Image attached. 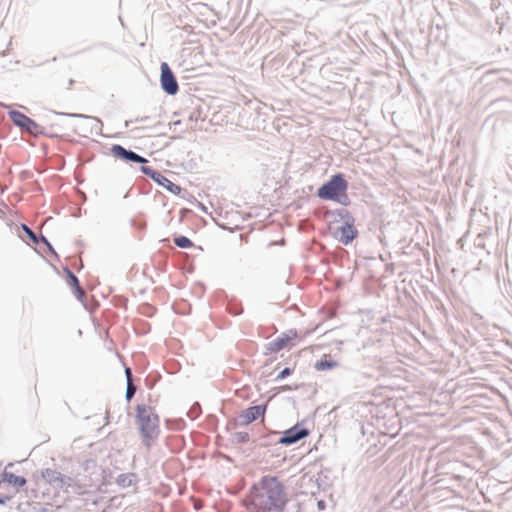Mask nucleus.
Returning <instances> with one entry per match:
<instances>
[{
    "label": "nucleus",
    "instance_id": "obj_1",
    "mask_svg": "<svg viewBox=\"0 0 512 512\" xmlns=\"http://www.w3.org/2000/svg\"><path fill=\"white\" fill-rule=\"evenodd\" d=\"M287 502L285 487L278 477L264 475L251 486L246 508L249 512H283Z\"/></svg>",
    "mask_w": 512,
    "mask_h": 512
},
{
    "label": "nucleus",
    "instance_id": "obj_2",
    "mask_svg": "<svg viewBox=\"0 0 512 512\" xmlns=\"http://www.w3.org/2000/svg\"><path fill=\"white\" fill-rule=\"evenodd\" d=\"M135 421L138 425L142 443L150 448L160 434V418L155 409L146 404L135 407Z\"/></svg>",
    "mask_w": 512,
    "mask_h": 512
},
{
    "label": "nucleus",
    "instance_id": "obj_3",
    "mask_svg": "<svg viewBox=\"0 0 512 512\" xmlns=\"http://www.w3.org/2000/svg\"><path fill=\"white\" fill-rule=\"evenodd\" d=\"M349 183L345 175L337 172L330 176L316 191V196L321 200L333 201L341 206L347 207L351 204V199L347 193Z\"/></svg>",
    "mask_w": 512,
    "mask_h": 512
},
{
    "label": "nucleus",
    "instance_id": "obj_4",
    "mask_svg": "<svg viewBox=\"0 0 512 512\" xmlns=\"http://www.w3.org/2000/svg\"><path fill=\"white\" fill-rule=\"evenodd\" d=\"M8 116L12 123L24 132H28L35 137L40 135L54 137V135L49 134L46 129L39 125L35 120L18 110L10 109L8 111Z\"/></svg>",
    "mask_w": 512,
    "mask_h": 512
},
{
    "label": "nucleus",
    "instance_id": "obj_5",
    "mask_svg": "<svg viewBox=\"0 0 512 512\" xmlns=\"http://www.w3.org/2000/svg\"><path fill=\"white\" fill-rule=\"evenodd\" d=\"M41 478L56 491L62 490L67 492L68 488L71 487L74 482L72 477L64 475L52 468L42 469Z\"/></svg>",
    "mask_w": 512,
    "mask_h": 512
},
{
    "label": "nucleus",
    "instance_id": "obj_6",
    "mask_svg": "<svg viewBox=\"0 0 512 512\" xmlns=\"http://www.w3.org/2000/svg\"><path fill=\"white\" fill-rule=\"evenodd\" d=\"M268 408V402L258 405L249 406L245 410H243L236 419H233L231 423H229L226 427L227 430L230 429V426H247L258 418L265 415Z\"/></svg>",
    "mask_w": 512,
    "mask_h": 512
},
{
    "label": "nucleus",
    "instance_id": "obj_7",
    "mask_svg": "<svg viewBox=\"0 0 512 512\" xmlns=\"http://www.w3.org/2000/svg\"><path fill=\"white\" fill-rule=\"evenodd\" d=\"M305 420L297 422L292 427L282 432L277 443L284 446H291L309 436L310 430L304 426Z\"/></svg>",
    "mask_w": 512,
    "mask_h": 512
},
{
    "label": "nucleus",
    "instance_id": "obj_8",
    "mask_svg": "<svg viewBox=\"0 0 512 512\" xmlns=\"http://www.w3.org/2000/svg\"><path fill=\"white\" fill-rule=\"evenodd\" d=\"M140 171L151 178L155 183L159 186L165 188L170 193L178 196L183 191V188L180 185L173 183L170 179H168L165 175H163L160 171L152 168L151 166L141 165Z\"/></svg>",
    "mask_w": 512,
    "mask_h": 512
},
{
    "label": "nucleus",
    "instance_id": "obj_9",
    "mask_svg": "<svg viewBox=\"0 0 512 512\" xmlns=\"http://www.w3.org/2000/svg\"><path fill=\"white\" fill-rule=\"evenodd\" d=\"M160 87L170 96H174L179 91L177 78L167 62L160 64Z\"/></svg>",
    "mask_w": 512,
    "mask_h": 512
},
{
    "label": "nucleus",
    "instance_id": "obj_10",
    "mask_svg": "<svg viewBox=\"0 0 512 512\" xmlns=\"http://www.w3.org/2000/svg\"><path fill=\"white\" fill-rule=\"evenodd\" d=\"M110 153L116 158L125 163H137L145 165L148 159L144 156L134 152L131 149H127L120 144H113L110 147Z\"/></svg>",
    "mask_w": 512,
    "mask_h": 512
},
{
    "label": "nucleus",
    "instance_id": "obj_11",
    "mask_svg": "<svg viewBox=\"0 0 512 512\" xmlns=\"http://www.w3.org/2000/svg\"><path fill=\"white\" fill-rule=\"evenodd\" d=\"M358 235L355 219L342 223L333 233V237L345 246L350 245Z\"/></svg>",
    "mask_w": 512,
    "mask_h": 512
},
{
    "label": "nucleus",
    "instance_id": "obj_12",
    "mask_svg": "<svg viewBox=\"0 0 512 512\" xmlns=\"http://www.w3.org/2000/svg\"><path fill=\"white\" fill-rule=\"evenodd\" d=\"M298 335L296 329H290L287 332L282 333L280 336H278L273 341L267 343L265 345V355L276 353L281 351L283 348H285L288 343L296 338Z\"/></svg>",
    "mask_w": 512,
    "mask_h": 512
},
{
    "label": "nucleus",
    "instance_id": "obj_13",
    "mask_svg": "<svg viewBox=\"0 0 512 512\" xmlns=\"http://www.w3.org/2000/svg\"><path fill=\"white\" fill-rule=\"evenodd\" d=\"M1 480L15 488L17 491L27 483V479L25 477L15 475L14 473L7 471V468L1 472Z\"/></svg>",
    "mask_w": 512,
    "mask_h": 512
},
{
    "label": "nucleus",
    "instance_id": "obj_14",
    "mask_svg": "<svg viewBox=\"0 0 512 512\" xmlns=\"http://www.w3.org/2000/svg\"><path fill=\"white\" fill-rule=\"evenodd\" d=\"M325 216L332 217L334 219V222L341 221L342 223L355 219L352 213L344 206L334 210H327Z\"/></svg>",
    "mask_w": 512,
    "mask_h": 512
},
{
    "label": "nucleus",
    "instance_id": "obj_15",
    "mask_svg": "<svg viewBox=\"0 0 512 512\" xmlns=\"http://www.w3.org/2000/svg\"><path fill=\"white\" fill-rule=\"evenodd\" d=\"M338 365L339 363L334 360L330 354H325L322 358L315 362L314 368L317 371H330L338 367Z\"/></svg>",
    "mask_w": 512,
    "mask_h": 512
},
{
    "label": "nucleus",
    "instance_id": "obj_16",
    "mask_svg": "<svg viewBox=\"0 0 512 512\" xmlns=\"http://www.w3.org/2000/svg\"><path fill=\"white\" fill-rule=\"evenodd\" d=\"M278 434L277 431H269L261 436L257 440H254L253 442L260 447H269L272 444L276 443L275 437Z\"/></svg>",
    "mask_w": 512,
    "mask_h": 512
},
{
    "label": "nucleus",
    "instance_id": "obj_17",
    "mask_svg": "<svg viewBox=\"0 0 512 512\" xmlns=\"http://www.w3.org/2000/svg\"><path fill=\"white\" fill-rule=\"evenodd\" d=\"M137 481V475L135 473H122L116 478V483L122 488H128L135 484Z\"/></svg>",
    "mask_w": 512,
    "mask_h": 512
},
{
    "label": "nucleus",
    "instance_id": "obj_18",
    "mask_svg": "<svg viewBox=\"0 0 512 512\" xmlns=\"http://www.w3.org/2000/svg\"><path fill=\"white\" fill-rule=\"evenodd\" d=\"M22 230L25 233L26 237L35 245H41L42 242L40 241L41 237H45L43 234H37L34 232L28 225L21 224Z\"/></svg>",
    "mask_w": 512,
    "mask_h": 512
},
{
    "label": "nucleus",
    "instance_id": "obj_19",
    "mask_svg": "<svg viewBox=\"0 0 512 512\" xmlns=\"http://www.w3.org/2000/svg\"><path fill=\"white\" fill-rule=\"evenodd\" d=\"M301 386H303L302 383L301 384H295L294 386L285 384V385H282V386L274 387V388H272L270 390L271 395L269 396V400L273 399L275 396H277L278 394H280L282 392L297 390Z\"/></svg>",
    "mask_w": 512,
    "mask_h": 512
},
{
    "label": "nucleus",
    "instance_id": "obj_20",
    "mask_svg": "<svg viewBox=\"0 0 512 512\" xmlns=\"http://www.w3.org/2000/svg\"><path fill=\"white\" fill-rule=\"evenodd\" d=\"M173 241L177 247L182 248V249H188V248H192L195 246L193 241L184 235L175 236Z\"/></svg>",
    "mask_w": 512,
    "mask_h": 512
},
{
    "label": "nucleus",
    "instance_id": "obj_21",
    "mask_svg": "<svg viewBox=\"0 0 512 512\" xmlns=\"http://www.w3.org/2000/svg\"><path fill=\"white\" fill-rule=\"evenodd\" d=\"M63 272L65 274L66 282L71 288L80 284L78 277L69 269V267H64Z\"/></svg>",
    "mask_w": 512,
    "mask_h": 512
},
{
    "label": "nucleus",
    "instance_id": "obj_22",
    "mask_svg": "<svg viewBox=\"0 0 512 512\" xmlns=\"http://www.w3.org/2000/svg\"><path fill=\"white\" fill-rule=\"evenodd\" d=\"M250 440L248 432L239 431L232 434V442L234 444H245Z\"/></svg>",
    "mask_w": 512,
    "mask_h": 512
},
{
    "label": "nucleus",
    "instance_id": "obj_23",
    "mask_svg": "<svg viewBox=\"0 0 512 512\" xmlns=\"http://www.w3.org/2000/svg\"><path fill=\"white\" fill-rule=\"evenodd\" d=\"M54 114L59 115V116H64V117H71V118L91 119L98 123H101V121L96 117H92V116H88V115L80 114V113L54 112Z\"/></svg>",
    "mask_w": 512,
    "mask_h": 512
},
{
    "label": "nucleus",
    "instance_id": "obj_24",
    "mask_svg": "<svg viewBox=\"0 0 512 512\" xmlns=\"http://www.w3.org/2000/svg\"><path fill=\"white\" fill-rule=\"evenodd\" d=\"M201 413H202L201 405L198 402H195L188 410L187 416L190 419L195 420L201 415Z\"/></svg>",
    "mask_w": 512,
    "mask_h": 512
},
{
    "label": "nucleus",
    "instance_id": "obj_25",
    "mask_svg": "<svg viewBox=\"0 0 512 512\" xmlns=\"http://www.w3.org/2000/svg\"><path fill=\"white\" fill-rule=\"evenodd\" d=\"M227 311L233 316H238L243 313V307L240 303L230 302L227 304Z\"/></svg>",
    "mask_w": 512,
    "mask_h": 512
},
{
    "label": "nucleus",
    "instance_id": "obj_26",
    "mask_svg": "<svg viewBox=\"0 0 512 512\" xmlns=\"http://www.w3.org/2000/svg\"><path fill=\"white\" fill-rule=\"evenodd\" d=\"M136 391H137V387L133 384L132 381H129V383L126 384V393H125V399L128 403L133 399Z\"/></svg>",
    "mask_w": 512,
    "mask_h": 512
},
{
    "label": "nucleus",
    "instance_id": "obj_27",
    "mask_svg": "<svg viewBox=\"0 0 512 512\" xmlns=\"http://www.w3.org/2000/svg\"><path fill=\"white\" fill-rule=\"evenodd\" d=\"M40 241L42 242V245H44L47 249V252L53 256L56 260H59V255L57 254L56 250L52 246V244L49 242V240L46 237H41Z\"/></svg>",
    "mask_w": 512,
    "mask_h": 512
},
{
    "label": "nucleus",
    "instance_id": "obj_28",
    "mask_svg": "<svg viewBox=\"0 0 512 512\" xmlns=\"http://www.w3.org/2000/svg\"><path fill=\"white\" fill-rule=\"evenodd\" d=\"M294 371V368L291 367H285L282 369L278 375L274 378V382H280L284 379H286L288 376H290Z\"/></svg>",
    "mask_w": 512,
    "mask_h": 512
},
{
    "label": "nucleus",
    "instance_id": "obj_29",
    "mask_svg": "<svg viewBox=\"0 0 512 512\" xmlns=\"http://www.w3.org/2000/svg\"><path fill=\"white\" fill-rule=\"evenodd\" d=\"M408 502L407 496L402 495V490L398 492V495L392 499V505L394 507L403 506Z\"/></svg>",
    "mask_w": 512,
    "mask_h": 512
},
{
    "label": "nucleus",
    "instance_id": "obj_30",
    "mask_svg": "<svg viewBox=\"0 0 512 512\" xmlns=\"http://www.w3.org/2000/svg\"><path fill=\"white\" fill-rule=\"evenodd\" d=\"M72 292H73L74 296L77 298V300L84 303L85 293H84L83 289L81 288L80 284L76 287H73Z\"/></svg>",
    "mask_w": 512,
    "mask_h": 512
},
{
    "label": "nucleus",
    "instance_id": "obj_31",
    "mask_svg": "<svg viewBox=\"0 0 512 512\" xmlns=\"http://www.w3.org/2000/svg\"><path fill=\"white\" fill-rule=\"evenodd\" d=\"M201 118V111L200 109H195L193 110L190 115H189V120L190 121H195L197 122L199 119Z\"/></svg>",
    "mask_w": 512,
    "mask_h": 512
},
{
    "label": "nucleus",
    "instance_id": "obj_32",
    "mask_svg": "<svg viewBox=\"0 0 512 512\" xmlns=\"http://www.w3.org/2000/svg\"><path fill=\"white\" fill-rule=\"evenodd\" d=\"M125 377L127 383H129V381L133 382V374L130 367H125Z\"/></svg>",
    "mask_w": 512,
    "mask_h": 512
},
{
    "label": "nucleus",
    "instance_id": "obj_33",
    "mask_svg": "<svg viewBox=\"0 0 512 512\" xmlns=\"http://www.w3.org/2000/svg\"><path fill=\"white\" fill-rule=\"evenodd\" d=\"M93 47L102 48V49L108 50V51H114V49L107 43H98V44L94 45Z\"/></svg>",
    "mask_w": 512,
    "mask_h": 512
},
{
    "label": "nucleus",
    "instance_id": "obj_34",
    "mask_svg": "<svg viewBox=\"0 0 512 512\" xmlns=\"http://www.w3.org/2000/svg\"><path fill=\"white\" fill-rule=\"evenodd\" d=\"M207 419H208V422L210 425L216 426V424L218 422L217 416L211 414V415H208Z\"/></svg>",
    "mask_w": 512,
    "mask_h": 512
},
{
    "label": "nucleus",
    "instance_id": "obj_35",
    "mask_svg": "<svg viewBox=\"0 0 512 512\" xmlns=\"http://www.w3.org/2000/svg\"><path fill=\"white\" fill-rule=\"evenodd\" d=\"M11 499L10 496L0 494V505H6Z\"/></svg>",
    "mask_w": 512,
    "mask_h": 512
},
{
    "label": "nucleus",
    "instance_id": "obj_36",
    "mask_svg": "<svg viewBox=\"0 0 512 512\" xmlns=\"http://www.w3.org/2000/svg\"><path fill=\"white\" fill-rule=\"evenodd\" d=\"M197 206L200 208L202 212L207 213V207L203 203L198 202Z\"/></svg>",
    "mask_w": 512,
    "mask_h": 512
},
{
    "label": "nucleus",
    "instance_id": "obj_37",
    "mask_svg": "<svg viewBox=\"0 0 512 512\" xmlns=\"http://www.w3.org/2000/svg\"><path fill=\"white\" fill-rule=\"evenodd\" d=\"M319 509H323L325 507V502L323 500L318 501L317 503Z\"/></svg>",
    "mask_w": 512,
    "mask_h": 512
},
{
    "label": "nucleus",
    "instance_id": "obj_38",
    "mask_svg": "<svg viewBox=\"0 0 512 512\" xmlns=\"http://www.w3.org/2000/svg\"><path fill=\"white\" fill-rule=\"evenodd\" d=\"M133 122H134L133 120H126V121H125L124 126L127 128V127H129V126H130V124H132Z\"/></svg>",
    "mask_w": 512,
    "mask_h": 512
},
{
    "label": "nucleus",
    "instance_id": "obj_39",
    "mask_svg": "<svg viewBox=\"0 0 512 512\" xmlns=\"http://www.w3.org/2000/svg\"><path fill=\"white\" fill-rule=\"evenodd\" d=\"M74 82H75V81H74L72 78H71V79H69V81H68L69 86H68V88H67V89H71V86L74 84Z\"/></svg>",
    "mask_w": 512,
    "mask_h": 512
},
{
    "label": "nucleus",
    "instance_id": "obj_40",
    "mask_svg": "<svg viewBox=\"0 0 512 512\" xmlns=\"http://www.w3.org/2000/svg\"><path fill=\"white\" fill-rule=\"evenodd\" d=\"M146 325H147V329L142 332L143 334L149 332V330H150V324L146 323Z\"/></svg>",
    "mask_w": 512,
    "mask_h": 512
},
{
    "label": "nucleus",
    "instance_id": "obj_41",
    "mask_svg": "<svg viewBox=\"0 0 512 512\" xmlns=\"http://www.w3.org/2000/svg\"><path fill=\"white\" fill-rule=\"evenodd\" d=\"M146 386H148L150 389L153 387V384H149V380L146 378L145 380Z\"/></svg>",
    "mask_w": 512,
    "mask_h": 512
},
{
    "label": "nucleus",
    "instance_id": "obj_42",
    "mask_svg": "<svg viewBox=\"0 0 512 512\" xmlns=\"http://www.w3.org/2000/svg\"><path fill=\"white\" fill-rule=\"evenodd\" d=\"M148 119H149V117H148V116L140 117V120H142V122H144V121H146V120H148Z\"/></svg>",
    "mask_w": 512,
    "mask_h": 512
},
{
    "label": "nucleus",
    "instance_id": "obj_43",
    "mask_svg": "<svg viewBox=\"0 0 512 512\" xmlns=\"http://www.w3.org/2000/svg\"><path fill=\"white\" fill-rule=\"evenodd\" d=\"M134 122L136 123H139V122H142V120H140V118H136L135 120H133Z\"/></svg>",
    "mask_w": 512,
    "mask_h": 512
},
{
    "label": "nucleus",
    "instance_id": "obj_44",
    "mask_svg": "<svg viewBox=\"0 0 512 512\" xmlns=\"http://www.w3.org/2000/svg\"><path fill=\"white\" fill-rule=\"evenodd\" d=\"M181 123L180 120L173 122L174 125H179Z\"/></svg>",
    "mask_w": 512,
    "mask_h": 512
},
{
    "label": "nucleus",
    "instance_id": "obj_45",
    "mask_svg": "<svg viewBox=\"0 0 512 512\" xmlns=\"http://www.w3.org/2000/svg\"><path fill=\"white\" fill-rule=\"evenodd\" d=\"M109 418V412H106V419Z\"/></svg>",
    "mask_w": 512,
    "mask_h": 512
},
{
    "label": "nucleus",
    "instance_id": "obj_46",
    "mask_svg": "<svg viewBox=\"0 0 512 512\" xmlns=\"http://www.w3.org/2000/svg\"><path fill=\"white\" fill-rule=\"evenodd\" d=\"M12 466H13V463H9V464L7 465V467H12Z\"/></svg>",
    "mask_w": 512,
    "mask_h": 512
}]
</instances>
